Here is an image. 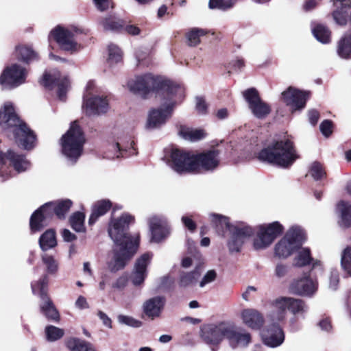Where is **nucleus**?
<instances>
[{
    "instance_id": "obj_1",
    "label": "nucleus",
    "mask_w": 351,
    "mask_h": 351,
    "mask_svg": "<svg viewBox=\"0 0 351 351\" xmlns=\"http://www.w3.org/2000/svg\"><path fill=\"white\" fill-rule=\"evenodd\" d=\"M133 220L130 215L123 214L110 223L108 234L116 245L112 257L108 261V269L112 272L123 269L137 250L138 235L132 237L128 233L129 225Z\"/></svg>"
},
{
    "instance_id": "obj_2",
    "label": "nucleus",
    "mask_w": 351,
    "mask_h": 351,
    "mask_svg": "<svg viewBox=\"0 0 351 351\" xmlns=\"http://www.w3.org/2000/svg\"><path fill=\"white\" fill-rule=\"evenodd\" d=\"M210 219L219 234L225 237L229 232L228 247L230 252H239L243 243L254 234L252 228L244 223L231 224L228 218L217 214H210Z\"/></svg>"
},
{
    "instance_id": "obj_3",
    "label": "nucleus",
    "mask_w": 351,
    "mask_h": 351,
    "mask_svg": "<svg viewBox=\"0 0 351 351\" xmlns=\"http://www.w3.org/2000/svg\"><path fill=\"white\" fill-rule=\"evenodd\" d=\"M298 158L293 143L289 140L277 141L261 150L258 154L261 160L282 167L291 166Z\"/></svg>"
},
{
    "instance_id": "obj_4",
    "label": "nucleus",
    "mask_w": 351,
    "mask_h": 351,
    "mask_svg": "<svg viewBox=\"0 0 351 351\" xmlns=\"http://www.w3.org/2000/svg\"><path fill=\"white\" fill-rule=\"evenodd\" d=\"M73 202L69 199L48 202L36 210L30 218L32 232L40 231L47 225L49 219L55 214L59 219H64Z\"/></svg>"
},
{
    "instance_id": "obj_5",
    "label": "nucleus",
    "mask_w": 351,
    "mask_h": 351,
    "mask_svg": "<svg viewBox=\"0 0 351 351\" xmlns=\"http://www.w3.org/2000/svg\"><path fill=\"white\" fill-rule=\"evenodd\" d=\"M63 155L71 163H75L83 152L85 137L76 121L71 123L69 130L61 138Z\"/></svg>"
},
{
    "instance_id": "obj_6",
    "label": "nucleus",
    "mask_w": 351,
    "mask_h": 351,
    "mask_svg": "<svg viewBox=\"0 0 351 351\" xmlns=\"http://www.w3.org/2000/svg\"><path fill=\"white\" fill-rule=\"evenodd\" d=\"M178 89H130V95L136 101L149 99L154 96L162 102V106L173 111V108L183 98L182 93H178Z\"/></svg>"
},
{
    "instance_id": "obj_7",
    "label": "nucleus",
    "mask_w": 351,
    "mask_h": 351,
    "mask_svg": "<svg viewBox=\"0 0 351 351\" xmlns=\"http://www.w3.org/2000/svg\"><path fill=\"white\" fill-rule=\"evenodd\" d=\"M306 239L305 232L298 226H293L286 234L276 244L275 255L286 258L298 249Z\"/></svg>"
},
{
    "instance_id": "obj_8",
    "label": "nucleus",
    "mask_w": 351,
    "mask_h": 351,
    "mask_svg": "<svg viewBox=\"0 0 351 351\" xmlns=\"http://www.w3.org/2000/svg\"><path fill=\"white\" fill-rule=\"evenodd\" d=\"M165 158L167 164L179 174L195 173V154L176 148L167 152Z\"/></svg>"
},
{
    "instance_id": "obj_9",
    "label": "nucleus",
    "mask_w": 351,
    "mask_h": 351,
    "mask_svg": "<svg viewBox=\"0 0 351 351\" xmlns=\"http://www.w3.org/2000/svg\"><path fill=\"white\" fill-rule=\"evenodd\" d=\"M273 311L269 317L272 321L280 322L286 316V311L289 310L295 315H304L308 311V306L304 301L293 298L282 297L276 299L273 304Z\"/></svg>"
},
{
    "instance_id": "obj_10",
    "label": "nucleus",
    "mask_w": 351,
    "mask_h": 351,
    "mask_svg": "<svg viewBox=\"0 0 351 351\" xmlns=\"http://www.w3.org/2000/svg\"><path fill=\"white\" fill-rule=\"evenodd\" d=\"M177 82L151 73L137 75L128 82V88H180Z\"/></svg>"
},
{
    "instance_id": "obj_11",
    "label": "nucleus",
    "mask_w": 351,
    "mask_h": 351,
    "mask_svg": "<svg viewBox=\"0 0 351 351\" xmlns=\"http://www.w3.org/2000/svg\"><path fill=\"white\" fill-rule=\"evenodd\" d=\"M47 283V276L43 275L38 281L32 283V292L35 295L38 294L42 300V303L40 305L41 313L48 319L58 322L60 319L59 313L46 293L45 288Z\"/></svg>"
},
{
    "instance_id": "obj_12",
    "label": "nucleus",
    "mask_w": 351,
    "mask_h": 351,
    "mask_svg": "<svg viewBox=\"0 0 351 351\" xmlns=\"http://www.w3.org/2000/svg\"><path fill=\"white\" fill-rule=\"evenodd\" d=\"M82 33V30L77 27L64 28L58 26L51 30L49 39L53 38L63 50L73 53L80 49L75 36Z\"/></svg>"
},
{
    "instance_id": "obj_13",
    "label": "nucleus",
    "mask_w": 351,
    "mask_h": 351,
    "mask_svg": "<svg viewBox=\"0 0 351 351\" xmlns=\"http://www.w3.org/2000/svg\"><path fill=\"white\" fill-rule=\"evenodd\" d=\"M282 231L283 227L278 221L260 226L254 240V247L256 250L267 247Z\"/></svg>"
},
{
    "instance_id": "obj_14",
    "label": "nucleus",
    "mask_w": 351,
    "mask_h": 351,
    "mask_svg": "<svg viewBox=\"0 0 351 351\" xmlns=\"http://www.w3.org/2000/svg\"><path fill=\"white\" fill-rule=\"evenodd\" d=\"M230 322H221L204 326L201 329V337L209 345L217 346L226 338L228 339Z\"/></svg>"
},
{
    "instance_id": "obj_15",
    "label": "nucleus",
    "mask_w": 351,
    "mask_h": 351,
    "mask_svg": "<svg viewBox=\"0 0 351 351\" xmlns=\"http://www.w3.org/2000/svg\"><path fill=\"white\" fill-rule=\"evenodd\" d=\"M28 71L18 64H12L4 69L0 75V84L19 86L25 84Z\"/></svg>"
},
{
    "instance_id": "obj_16",
    "label": "nucleus",
    "mask_w": 351,
    "mask_h": 351,
    "mask_svg": "<svg viewBox=\"0 0 351 351\" xmlns=\"http://www.w3.org/2000/svg\"><path fill=\"white\" fill-rule=\"evenodd\" d=\"M82 106L86 114L89 116L104 114L110 108L107 97L92 95L89 93L84 95Z\"/></svg>"
},
{
    "instance_id": "obj_17",
    "label": "nucleus",
    "mask_w": 351,
    "mask_h": 351,
    "mask_svg": "<svg viewBox=\"0 0 351 351\" xmlns=\"http://www.w3.org/2000/svg\"><path fill=\"white\" fill-rule=\"evenodd\" d=\"M252 113L258 119H264L271 112L270 106L263 101L256 89H247L243 93Z\"/></svg>"
},
{
    "instance_id": "obj_18",
    "label": "nucleus",
    "mask_w": 351,
    "mask_h": 351,
    "mask_svg": "<svg viewBox=\"0 0 351 351\" xmlns=\"http://www.w3.org/2000/svg\"><path fill=\"white\" fill-rule=\"evenodd\" d=\"M11 132L19 147L29 151L36 146V136L25 122L21 123Z\"/></svg>"
},
{
    "instance_id": "obj_19",
    "label": "nucleus",
    "mask_w": 351,
    "mask_h": 351,
    "mask_svg": "<svg viewBox=\"0 0 351 351\" xmlns=\"http://www.w3.org/2000/svg\"><path fill=\"white\" fill-rule=\"evenodd\" d=\"M6 159L17 173L24 172L31 167L30 162L25 155L19 154L12 150H8L6 154L0 152V176H3L2 168L5 165Z\"/></svg>"
},
{
    "instance_id": "obj_20",
    "label": "nucleus",
    "mask_w": 351,
    "mask_h": 351,
    "mask_svg": "<svg viewBox=\"0 0 351 351\" xmlns=\"http://www.w3.org/2000/svg\"><path fill=\"white\" fill-rule=\"evenodd\" d=\"M23 122L16 114L12 104L5 102L0 110V126L2 130L11 132Z\"/></svg>"
},
{
    "instance_id": "obj_21",
    "label": "nucleus",
    "mask_w": 351,
    "mask_h": 351,
    "mask_svg": "<svg viewBox=\"0 0 351 351\" xmlns=\"http://www.w3.org/2000/svg\"><path fill=\"white\" fill-rule=\"evenodd\" d=\"M308 97V92L300 89H287L281 96L282 101L292 112L304 108Z\"/></svg>"
},
{
    "instance_id": "obj_22",
    "label": "nucleus",
    "mask_w": 351,
    "mask_h": 351,
    "mask_svg": "<svg viewBox=\"0 0 351 351\" xmlns=\"http://www.w3.org/2000/svg\"><path fill=\"white\" fill-rule=\"evenodd\" d=\"M152 257V253L146 252L136 259L131 275V281L134 286H141L143 284L147 276V267Z\"/></svg>"
},
{
    "instance_id": "obj_23",
    "label": "nucleus",
    "mask_w": 351,
    "mask_h": 351,
    "mask_svg": "<svg viewBox=\"0 0 351 351\" xmlns=\"http://www.w3.org/2000/svg\"><path fill=\"white\" fill-rule=\"evenodd\" d=\"M219 151L212 149L201 154H195V173L204 171H213L219 164Z\"/></svg>"
},
{
    "instance_id": "obj_24",
    "label": "nucleus",
    "mask_w": 351,
    "mask_h": 351,
    "mask_svg": "<svg viewBox=\"0 0 351 351\" xmlns=\"http://www.w3.org/2000/svg\"><path fill=\"white\" fill-rule=\"evenodd\" d=\"M228 341L231 348H244L252 342V335L245 329L237 327L230 323Z\"/></svg>"
},
{
    "instance_id": "obj_25",
    "label": "nucleus",
    "mask_w": 351,
    "mask_h": 351,
    "mask_svg": "<svg viewBox=\"0 0 351 351\" xmlns=\"http://www.w3.org/2000/svg\"><path fill=\"white\" fill-rule=\"evenodd\" d=\"M149 224L152 242L159 243L169 235V228L164 217L153 216L149 219Z\"/></svg>"
},
{
    "instance_id": "obj_26",
    "label": "nucleus",
    "mask_w": 351,
    "mask_h": 351,
    "mask_svg": "<svg viewBox=\"0 0 351 351\" xmlns=\"http://www.w3.org/2000/svg\"><path fill=\"white\" fill-rule=\"evenodd\" d=\"M134 145V141H131L129 136H127L125 138L118 136L116 143L111 145V152L113 154L112 155H108V157L114 159L136 155V152Z\"/></svg>"
},
{
    "instance_id": "obj_27",
    "label": "nucleus",
    "mask_w": 351,
    "mask_h": 351,
    "mask_svg": "<svg viewBox=\"0 0 351 351\" xmlns=\"http://www.w3.org/2000/svg\"><path fill=\"white\" fill-rule=\"evenodd\" d=\"M317 289V282L309 276L294 280L290 285L291 293L302 296H312Z\"/></svg>"
},
{
    "instance_id": "obj_28",
    "label": "nucleus",
    "mask_w": 351,
    "mask_h": 351,
    "mask_svg": "<svg viewBox=\"0 0 351 351\" xmlns=\"http://www.w3.org/2000/svg\"><path fill=\"white\" fill-rule=\"evenodd\" d=\"M261 335L263 343L271 348L280 346L285 340L284 332L277 324H273L263 330Z\"/></svg>"
},
{
    "instance_id": "obj_29",
    "label": "nucleus",
    "mask_w": 351,
    "mask_h": 351,
    "mask_svg": "<svg viewBox=\"0 0 351 351\" xmlns=\"http://www.w3.org/2000/svg\"><path fill=\"white\" fill-rule=\"evenodd\" d=\"M165 304V298L162 296H155L147 300L143 304L145 315L154 319L160 316Z\"/></svg>"
},
{
    "instance_id": "obj_30",
    "label": "nucleus",
    "mask_w": 351,
    "mask_h": 351,
    "mask_svg": "<svg viewBox=\"0 0 351 351\" xmlns=\"http://www.w3.org/2000/svg\"><path fill=\"white\" fill-rule=\"evenodd\" d=\"M40 84L45 87L68 88L71 86L69 80L63 77L57 71H45L40 79Z\"/></svg>"
},
{
    "instance_id": "obj_31",
    "label": "nucleus",
    "mask_w": 351,
    "mask_h": 351,
    "mask_svg": "<svg viewBox=\"0 0 351 351\" xmlns=\"http://www.w3.org/2000/svg\"><path fill=\"white\" fill-rule=\"evenodd\" d=\"M242 322L252 330H259L265 322L263 315L256 309L245 308L241 313Z\"/></svg>"
},
{
    "instance_id": "obj_32",
    "label": "nucleus",
    "mask_w": 351,
    "mask_h": 351,
    "mask_svg": "<svg viewBox=\"0 0 351 351\" xmlns=\"http://www.w3.org/2000/svg\"><path fill=\"white\" fill-rule=\"evenodd\" d=\"M171 113L169 110L162 106L151 110L148 115L147 128L154 129L161 126L171 117Z\"/></svg>"
},
{
    "instance_id": "obj_33",
    "label": "nucleus",
    "mask_w": 351,
    "mask_h": 351,
    "mask_svg": "<svg viewBox=\"0 0 351 351\" xmlns=\"http://www.w3.org/2000/svg\"><path fill=\"white\" fill-rule=\"evenodd\" d=\"M335 10L332 13L335 22L340 25L347 23L348 11L351 7V0H332Z\"/></svg>"
},
{
    "instance_id": "obj_34",
    "label": "nucleus",
    "mask_w": 351,
    "mask_h": 351,
    "mask_svg": "<svg viewBox=\"0 0 351 351\" xmlns=\"http://www.w3.org/2000/svg\"><path fill=\"white\" fill-rule=\"evenodd\" d=\"M337 212L339 216V225L342 228L351 226V204L341 201L337 205Z\"/></svg>"
},
{
    "instance_id": "obj_35",
    "label": "nucleus",
    "mask_w": 351,
    "mask_h": 351,
    "mask_svg": "<svg viewBox=\"0 0 351 351\" xmlns=\"http://www.w3.org/2000/svg\"><path fill=\"white\" fill-rule=\"evenodd\" d=\"M111 206L112 204L109 200L102 199L95 202L92 208V213L88 220L89 224L94 223L99 217L106 214Z\"/></svg>"
},
{
    "instance_id": "obj_36",
    "label": "nucleus",
    "mask_w": 351,
    "mask_h": 351,
    "mask_svg": "<svg viewBox=\"0 0 351 351\" xmlns=\"http://www.w3.org/2000/svg\"><path fill=\"white\" fill-rule=\"evenodd\" d=\"M337 53L342 58H351V31L345 34L338 42Z\"/></svg>"
},
{
    "instance_id": "obj_37",
    "label": "nucleus",
    "mask_w": 351,
    "mask_h": 351,
    "mask_svg": "<svg viewBox=\"0 0 351 351\" xmlns=\"http://www.w3.org/2000/svg\"><path fill=\"white\" fill-rule=\"evenodd\" d=\"M313 261L311 250L308 247L299 248L293 258V264L296 267L309 265Z\"/></svg>"
},
{
    "instance_id": "obj_38",
    "label": "nucleus",
    "mask_w": 351,
    "mask_h": 351,
    "mask_svg": "<svg viewBox=\"0 0 351 351\" xmlns=\"http://www.w3.org/2000/svg\"><path fill=\"white\" fill-rule=\"evenodd\" d=\"M66 346L70 351H96L90 343L77 338L69 339Z\"/></svg>"
},
{
    "instance_id": "obj_39",
    "label": "nucleus",
    "mask_w": 351,
    "mask_h": 351,
    "mask_svg": "<svg viewBox=\"0 0 351 351\" xmlns=\"http://www.w3.org/2000/svg\"><path fill=\"white\" fill-rule=\"evenodd\" d=\"M99 24L106 31H118L123 27V21L114 15L101 19Z\"/></svg>"
},
{
    "instance_id": "obj_40",
    "label": "nucleus",
    "mask_w": 351,
    "mask_h": 351,
    "mask_svg": "<svg viewBox=\"0 0 351 351\" xmlns=\"http://www.w3.org/2000/svg\"><path fill=\"white\" fill-rule=\"evenodd\" d=\"M57 244L55 232L48 230L39 239V245L43 251L54 247Z\"/></svg>"
},
{
    "instance_id": "obj_41",
    "label": "nucleus",
    "mask_w": 351,
    "mask_h": 351,
    "mask_svg": "<svg viewBox=\"0 0 351 351\" xmlns=\"http://www.w3.org/2000/svg\"><path fill=\"white\" fill-rule=\"evenodd\" d=\"M16 53L19 58L26 63H29L38 58V54L28 46L17 47Z\"/></svg>"
},
{
    "instance_id": "obj_42",
    "label": "nucleus",
    "mask_w": 351,
    "mask_h": 351,
    "mask_svg": "<svg viewBox=\"0 0 351 351\" xmlns=\"http://www.w3.org/2000/svg\"><path fill=\"white\" fill-rule=\"evenodd\" d=\"M206 32L203 29L192 28L186 34L187 45L190 47H196L201 42V37L205 36Z\"/></svg>"
},
{
    "instance_id": "obj_43",
    "label": "nucleus",
    "mask_w": 351,
    "mask_h": 351,
    "mask_svg": "<svg viewBox=\"0 0 351 351\" xmlns=\"http://www.w3.org/2000/svg\"><path fill=\"white\" fill-rule=\"evenodd\" d=\"M180 135L185 140L196 141L203 138L205 133L202 130H194L186 127H181Z\"/></svg>"
},
{
    "instance_id": "obj_44",
    "label": "nucleus",
    "mask_w": 351,
    "mask_h": 351,
    "mask_svg": "<svg viewBox=\"0 0 351 351\" xmlns=\"http://www.w3.org/2000/svg\"><path fill=\"white\" fill-rule=\"evenodd\" d=\"M312 32L315 38L320 43L326 44L330 41V32L326 26L317 24L312 29Z\"/></svg>"
},
{
    "instance_id": "obj_45",
    "label": "nucleus",
    "mask_w": 351,
    "mask_h": 351,
    "mask_svg": "<svg viewBox=\"0 0 351 351\" xmlns=\"http://www.w3.org/2000/svg\"><path fill=\"white\" fill-rule=\"evenodd\" d=\"M199 276L200 274L197 270L182 274L180 279V285L182 287L193 286L197 282Z\"/></svg>"
},
{
    "instance_id": "obj_46",
    "label": "nucleus",
    "mask_w": 351,
    "mask_h": 351,
    "mask_svg": "<svg viewBox=\"0 0 351 351\" xmlns=\"http://www.w3.org/2000/svg\"><path fill=\"white\" fill-rule=\"evenodd\" d=\"M122 60V52L121 49L115 45L110 44L108 45V64L110 66H113L115 64L120 62Z\"/></svg>"
},
{
    "instance_id": "obj_47",
    "label": "nucleus",
    "mask_w": 351,
    "mask_h": 351,
    "mask_svg": "<svg viewBox=\"0 0 351 351\" xmlns=\"http://www.w3.org/2000/svg\"><path fill=\"white\" fill-rule=\"evenodd\" d=\"M84 219L85 216L82 213H75L69 219L72 228L76 232L84 231Z\"/></svg>"
},
{
    "instance_id": "obj_48",
    "label": "nucleus",
    "mask_w": 351,
    "mask_h": 351,
    "mask_svg": "<svg viewBox=\"0 0 351 351\" xmlns=\"http://www.w3.org/2000/svg\"><path fill=\"white\" fill-rule=\"evenodd\" d=\"M341 266L342 269L351 276V247H346L341 256Z\"/></svg>"
},
{
    "instance_id": "obj_49",
    "label": "nucleus",
    "mask_w": 351,
    "mask_h": 351,
    "mask_svg": "<svg viewBox=\"0 0 351 351\" xmlns=\"http://www.w3.org/2000/svg\"><path fill=\"white\" fill-rule=\"evenodd\" d=\"M245 66V63L243 59L236 58L231 60L227 65H224V69L226 73L223 75L227 74L230 75L232 73L241 72Z\"/></svg>"
},
{
    "instance_id": "obj_50",
    "label": "nucleus",
    "mask_w": 351,
    "mask_h": 351,
    "mask_svg": "<svg viewBox=\"0 0 351 351\" xmlns=\"http://www.w3.org/2000/svg\"><path fill=\"white\" fill-rule=\"evenodd\" d=\"M42 261L46 267L47 271L50 274H54L58 271V263L51 255L44 254L42 256Z\"/></svg>"
},
{
    "instance_id": "obj_51",
    "label": "nucleus",
    "mask_w": 351,
    "mask_h": 351,
    "mask_svg": "<svg viewBox=\"0 0 351 351\" xmlns=\"http://www.w3.org/2000/svg\"><path fill=\"white\" fill-rule=\"evenodd\" d=\"M236 0H209L208 6L210 9L227 10L232 8Z\"/></svg>"
},
{
    "instance_id": "obj_52",
    "label": "nucleus",
    "mask_w": 351,
    "mask_h": 351,
    "mask_svg": "<svg viewBox=\"0 0 351 351\" xmlns=\"http://www.w3.org/2000/svg\"><path fill=\"white\" fill-rule=\"evenodd\" d=\"M45 334L48 341H54L64 335V330L53 326H48L45 328Z\"/></svg>"
},
{
    "instance_id": "obj_53",
    "label": "nucleus",
    "mask_w": 351,
    "mask_h": 351,
    "mask_svg": "<svg viewBox=\"0 0 351 351\" xmlns=\"http://www.w3.org/2000/svg\"><path fill=\"white\" fill-rule=\"evenodd\" d=\"M309 173L315 180L322 179L326 175L323 166L318 162H314L312 163L310 167Z\"/></svg>"
},
{
    "instance_id": "obj_54",
    "label": "nucleus",
    "mask_w": 351,
    "mask_h": 351,
    "mask_svg": "<svg viewBox=\"0 0 351 351\" xmlns=\"http://www.w3.org/2000/svg\"><path fill=\"white\" fill-rule=\"evenodd\" d=\"M117 320L119 323L131 327L138 328L141 326V322L128 315H119Z\"/></svg>"
},
{
    "instance_id": "obj_55",
    "label": "nucleus",
    "mask_w": 351,
    "mask_h": 351,
    "mask_svg": "<svg viewBox=\"0 0 351 351\" xmlns=\"http://www.w3.org/2000/svg\"><path fill=\"white\" fill-rule=\"evenodd\" d=\"M217 278V273L215 270H209L204 276L202 280L199 282V287H204L206 285L210 284L215 280Z\"/></svg>"
},
{
    "instance_id": "obj_56",
    "label": "nucleus",
    "mask_w": 351,
    "mask_h": 351,
    "mask_svg": "<svg viewBox=\"0 0 351 351\" xmlns=\"http://www.w3.org/2000/svg\"><path fill=\"white\" fill-rule=\"evenodd\" d=\"M48 95L54 97L56 99L64 101L66 99L67 89H48Z\"/></svg>"
},
{
    "instance_id": "obj_57",
    "label": "nucleus",
    "mask_w": 351,
    "mask_h": 351,
    "mask_svg": "<svg viewBox=\"0 0 351 351\" xmlns=\"http://www.w3.org/2000/svg\"><path fill=\"white\" fill-rule=\"evenodd\" d=\"M319 128L322 134L328 137L332 132V123L330 120H324L321 123Z\"/></svg>"
},
{
    "instance_id": "obj_58",
    "label": "nucleus",
    "mask_w": 351,
    "mask_h": 351,
    "mask_svg": "<svg viewBox=\"0 0 351 351\" xmlns=\"http://www.w3.org/2000/svg\"><path fill=\"white\" fill-rule=\"evenodd\" d=\"M195 101V109L197 112L201 114H206L208 106L205 101L204 98L203 97H196Z\"/></svg>"
},
{
    "instance_id": "obj_59",
    "label": "nucleus",
    "mask_w": 351,
    "mask_h": 351,
    "mask_svg": "<svg viewBox=\"0 0 351 351\" xmlns=\"http://www.w3.org/2000/svg\"><path fill=\"white\" fill-rule=\"evenodd\" d=\"M339 273L337 270L330 271L329 277V288L332 290H336L339 284Z\"/></svg>"
},
{
    "instance_id": "obj_60",
    "label": "nucleus",
    "mask_w": 351,
    "mask_h": 351,
    "mask_svg": "<svg viewBox=\"0 0 351 351\" xmlns=\"http://www.w3.org/2000/svg\"><path fill=\"white\" fill-rule=\"evenodd\" d=\"M182 221L184 226L190 231L193 232L196 229L197 226L190 217L183 216L182 217Z\"/></svg>"
},
{
    "instance_id": "obj_61",
    "label": "nucleus",
    "mask_w": 351,
    "mask_h": 351,
    "mask_svg": "<svg viewBox=\"0 0 351 351\" xmlns=\"http://www.w3.org/2000/svg\"><path fill=\"white\" fill-rule=\"evenodd\" d=\"M93 1L97 8L101 12L106 10L110 7L109 0H93ZM111 7H112V5H111Z\"/></svg>"
},
{
    "instance_id": "obj_62",
    "label": "nucleus",
    "mask_w": 351,
    "mask_h": 351,
    "mask_svg": "<svg viewBox=\"0 0 351 351\" xmlns=\"http://www.w3.org/2000/svg\"><path fill=\"white\" fill-rule=\"evenodd\" d=\"M128 283V278L126 276H120L112 284V287L117 289H123L125 287Z\"/></svg>"
},
{
    "instance_id": "obj_63",
    "label": "nucleus",
    "mask_w": 351,
    "mask_h": 351,
    "mask_svg": "<svg viewBox=\"0 0 351 351\" xmlns=\"http://www.w3.org/2000/svg\"><path fill=\"white\" fill-rule=\"evenodd\" d=\"M308 116L309 122L315 125L319 120V113L317 110L313 109L308 111Z\"/></svg>"
},
{
    "instance_id": "obj_64",
    "label": "nucleus",
    "mask_w": 351,
    "mask_h": 351,
    "mask_svg": "<svg viewBox=\"0 0 351 351\" xmlns=\"http://www.w3.org/2000/svg\"><path fill=\"white\" fill-rule=\"evenodd\" d=\"M75 305L79 309H86L89 307L86 299L82 295L78 297V298L75 301Z\"/></svg>"
}]
</instances>
